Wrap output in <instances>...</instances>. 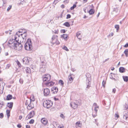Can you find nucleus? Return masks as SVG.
<instances>
[{
    "instance_id": "1",
    "label": "nucleus",
    "mask_w": 128,
    "mask_h": 128,
    "mask_svg": "<svg viewBox=\"0 0 128 128\" xmlns=\"http://www.w3.org/2000/svg\"><path fill=\"white\" fill-rule=\"evenodd\" d=\"M14 39H12L10 40L8 42V45L10 48L14 49L18 41L19 40V38H16L14 36Z\"/></svg>"
},
{
    "instance_id": "2",
    "label": "nucleus",
    "mask_w": 128,
    "mask_h": 128,
    "mask_svg": "<svg viewBox=\"0 0 128 128\" xmlns=\"http://www.w3.org/2000/svg\"><path fill=\"white\" fill-rule=\"evenodd\" d=\"M25 49L27 50H30L32 49V46L30 39H28L24 45Z\"/></svg>"
},
{
    "instance_id": "3",
    "label": "nucleus",
    "mask_w": 128,
    "mask_h": 128,
    "mask_svg": "<svg viewBox=\"0 0 128 128\" xmlns=\"http://www.w3.org/2000/svg\"><path fill=\"white\" fill-rule=\"evenodd\" d=\"M52 104V102L50 100H48L44 101L43 103L44 106L47 108H50Z\"/></svg>"
},
{
    "instance_id": "4",
    "label": "nucleus",
    "mask_w": 128,
    "mask_h": 128,
    "mask_svg": "<svg viewBox=\"0 0 128 128\" xmlns=\"http://www.w3.org/2000/svg\"><path fill=\"white\" fill-rule=\"evenodd\" d=\"M51 78V76L49 74H46L42 76V79L44 82L49 81Z\"/></svg>"
},
{
    "instance_id": "5",
    "label": "nucleus",
    "mask_w": 128,
    "mask_h": 128,
    "mask_svg": "<svg viewBox=\"0 0 128 128\" xmlns=\"http://www.w3.org/2000/svg\"><path fill=\"white\" fill-rule=\"evenodd\" d=\"M22 48V46L21 43L17 42L14 49L18 51L21 50Z\"/></svg>"
},
{
    "instance_id": "6",
    "label": "nucleus",
    "mask_w": 128,
    "mask_h": 128,
    "mask_svg": "<svg viewBox=\"0 0 128 128\" xmlns=\"http://www.w3.org/2000/svg\"><path fill=\"white\" fill-rule=\"evenodd\" d=\"M35 114V112L34 111L31 112L30 113L27 115L26 118V120H28L30 119V118L33 117Z\"/></svg>"
},
{
    "instance_id": "7",
    "label": "nucleus",
    "mask_w": 128,
    "mask_h": 128,
    "mask_svg": "<svg viewBox=\"0 0 128 128\" xmlns=\"http://www.w3.org/2000/svg\"><path fill=\"white\" fill-rule=\"evenodd\" d=\"M30 60V58L28 57H25L23 59V63L25 64H28Z\"/></svg>"
},
{
    "instance_id": "8",
    "label": "nucleus",
    "mask_w": 128,
    "mask_h": 128,
    "mask_svg": "<svg viewBox=\"0 0 128 128\" xmlns=\"http://www.w3.org/2000/svg\"><path fill=\"white\" fill-rule=\"evenodd\" d=\"M50 90L48 88H46L44 89V95L45 96H48L50 94Z\"/></svg>"
},
{
    "instance_id": "9",
    "label": "nucleus",
    "mask_w": 128,
    "mask_h": 128,
    "mask_svg": "<svg viewBox=\"0 0 128 128\" xmlns=\"http://www.w3.org/2000/svg\"><path fill=\"white\" fill-rule=\"evenodd\" d=\"M27 36V34L26 32H23L22 34H20V37L19 39V40H20L21 37L23 39H26V37Z\"/></svg>"
},
{
    "instance_id": "10",
    "label": "nucleus",
    "mask_w": 128,
    "mask_h": 128,
    "mask_svg": "<svg viewBox=\"0 0 128 128\" xmlns=\"http://www.w3.org/2000/svg\"><path fill=\"white\" fill-rule=\"evenodd\" d=\"M41 122L44 125H46L48 123L47 119L44 118H42L41 120Z\"/></svg>"
},
{
    "instance_id": "11",
    "label": "nucleus",
    "mask_w": 128,
    "mask_h": 128,
    "mask_svg": "<svg viewBox=\"0 0 128 128\" xmlns=\"http://www.w3.org/2000/svg\"><path fill=\"white\" fill-rule=\"evenodd\" d=\"M46 70L45 66L43 64L41 65L40 69V71L42 72H44Z\"/></svg>"
},
{
    "instance_id": "12",
    "label": "nucleus",
    "mask_w": 128,
    "mask_h": 128,
    "mask_svg": "<svg viewBox=\"0 0 128 128\" xmlns=\"http://www.w3.org/2000/svg\"><path fill=\"white\" fill-rule=\"evenodd\" d=\"M22 30H20L18 32H17L16 34L15 35V36L16 38H19V39L20 37V33L22 32Z\"/></svg>"
},
{
    "instance_id": "13",
    "label": "nucleus",
    "mask_w": 128,
    "mask_h": 128,
    "mask_svg": "<svg viewBox=\"0 0 128 128\" xmlns=\"http://www.w3.org/2000/svg\"><path fill=\"white\" fill-rule=\"evenodd\" d=\"M70 106L74 109H75L78 107V104L74 102H72L70 104Z\"/></svg>"
},
{
    "instance_id": "14",
    "label": "nucleus",
    "mask_w": 128,
    "mask_h": 128,
    "mask_svg": "<svg viewBox=\"0 0 128 128\" xmlns=\"http://www.w3.org/2000/svg\"><path fill=\"white\" fill-rule=\"evenodd\" d=\"M54 84V82H47L46 83V84L47 86L49 87L50 86H53Z\"/></svg>"
},
{
    "instance_id": "15",
    "label": "nucleus",
    "mask_w": 128,
    "mask_h": 128,
    "mask_svg": "<svg viewBox=\"0 0 128 128\" xmlns=\"http://www.w3.org/2000/svg\"><path fill=\"white\" fill-rule=\"evenodd\" d=\"M82 126V124L80 121H78L76 122L75 124V126L76 128L78 127H80Z\"/></svg>"
},
{
    "instance_id": "16",
    "label": "nucleus",
    "mask_w": 128,
    "mask_h": 128,
    "mask_svg": "<svg viewBox=\"0 0 128 128\" xmlns=\"http://www.w3.org/2000/svg\"><path fill=\"white\" fill-rule=\"evenodd\" d=\"M34 105L31 104L30 102V103L27 106V109L28 110H30L34 108Z\"/></svg>"
},
{
    "instance_id": "17",
    "label": "nucleus",
    "mask_w": 128,
    "mask_h": 128,
    "mask_svg": "<svg viewBox=\"0 0 128 128\" xmlns=\"http://www.w3.org/2000/svg\"><path fill=\"white\" fill-rule=\"evenodd\" d=\"M61 38L66 40L68 38V35L66 34H64L61 36Z\"/></svg>"
},
{
    "instance_id": "18",
    "label": "nucleus",
    "mask_w": 128,
    "mask_h": 128,
    "mask_svg": "<svg viewBox=\"0 0 128 128\" xmlns=\"http://www.w3.org/2000/svg\"><path fill=\"white\" fill-rule=\"evenodd\" d=\"M68 84H70L72 82L73 80V78L71 76H68Z\"/></svg>"
},
{
    "instance_id": "19",
    "label": "nucleus",
    "mask_w": 128,
    "mask_h": 128,
    "mask_svg": "<svg viewBox=\"0 0 128 128\" xmlns=\"http://www.w3.org/2000/svg\"><path fill=\"white\" fill-rule=\"evenodd\" d=\"M53 90H52V91L53 92L54 94H56L58 92V89L57 88L54 87L53 88Z\"/></svg>"
},
{
    "instance_id": "20",
    "label": "nucleus",
    "mask_w": 128,
    "mask_h": 128,
    "mask_svg": "<svg viewBox=\"0 0 128 128\" xmlns=\"http://www.w3.org/2000/svg\"><path fill=\"white\" fill-rule=\"evenodd\" d=\"M13 103L12 102H10L8 103L7 106L9 108L11 109L12 107Z\"/></svg>"
},
{
    "instance_id": "21",
    "label": "nucleus",
    "mask_w": 128,
    "mask_h": 128,
    "mask_svg": "<svg viewBox=\"0 0 128 128\" xmlns=\"http://www.w3.org/2000/svg\"><path fill=\"white\" fill-rule=\"evenodd\" d=\"M12 98V96L10 94L8 95L6 98V100H10Z\"/></svg>"
},
{
    "instance_id": "22",
    "label": "nucleus",
    "mask_w": 128,
    "mask_h": 128,
    "mask_svg": "<svg viewBox=\"0 0 128 128\" xmlns=\"http://www.w3.org/2000/svg\"><path fill=\"white\" fill-rule=\"evenodd\" d=\"M35 98L34 95H32L31 96L30 98V102L31 101H34L35 100Z\"/></svg>"
},
{
    "instance_id": "23",
    "label": "nucleus",
    "mask_w": 128,
    "mask_h": 128,
    "mask_svg": "<svg viewBox=\"0 0 128 128\" xmlns=\"http://www.w3.org/2000/svg\"><path fill=\"white\" fill-rule=\"evenodd\" d=\"M125 82H127L128 80V77L125 76H122Z\"/></svg>"
},
{
    "instance_id": "24",
    "label": "nucleus",
    "mask_w": 128,
    "mask_h": 128,
    "mask_svg": "<svg viewBox=\"0 0 128 128\" xmlns=\"http://www.w3.org/2000/svg\"><path fill=\"white\" fill-rule=\"evenodd\" d=\"M86 82H87L86 84L87 86L86 87V88H88L90 86V82L89 80H87Z\"/></svg>"
},
{
    "instance_id": "25",
    "label": "nucleus",
    "mask_w": 128,
    "mask_h": 128,
    "mask_svg": "<svg viewBox=\"0 0 128 128\" xmlns=\"http://www.w3.org/2000/svg\"><path fill=\"white\" fill-rule=\"evenodd\" d=\"M94 111H95V114H94V113H93V114H92V116H93V117L94 118L95 117H96V115H97V114H96V113L97 112V111H98V110L97 109V108H94Z\"/></svg>"
},
{
    "instance_id": "26",
    "label": "nucleus",
    "mask_w": 128,
    "mask_h": 128,
    "mask_svg": "<svg viewBox=\"0 0 128 128\" xmlns=\"http://www.w3.org/2000/svg\"><path fill=\"white\" fill-rule=\"evenodd\" d=\"M119 71L120 72H124V68L123 67H120L119 68Z\"/></svg>"
},
{
    "instance_id": "27",
    "label": "nucleus",
    "mask_w": 128,
    "mask_h": 128,
    "mask_svg": "<svg viewBox=\"0 0 128 128\" xmlns=\"http://www.w3.org/2000/svg\"><path fill=\"white\" fill-rule=\"evenodd\" d=\"M94 11L93 9H91L89 12V13L90 14H94Z\"/></svg>"
},
{
    "instance_id": "28",
    "label": "nucleus",
    "mask_w": 128,
    "mask_h": 128,
    "mask_svg": "<svg viewBox=\"0 0 128 128\" xmlns=\"http://www.w3.org/2000/svg\"><path fill=\"white\" fill-rule=\"evenodd\" d=\"M124 53L125 54L126 56V57H128V49H126L124 52Z\"/></svg>"
},
{
    "instance_id": "29",
    "label": "nucleus",
    "mask_w": 128,
    "mask_h": 128,
    "mask_svg": "<svg viewBox=\"0 0 128 128\" xmlns=\"http://www.w3.org/2000/svg\"><path fill=\"white\" fill-rule=\"evenodd\" d=\"M115 28L116 29V32H118L119 29V25L118 24L115 26Z\"/></svg>"
},
{
    "instance_id": "30",
    "label": "nucleus",
    "mask_w": 128,
    "mask_h": 128,
    "mask_svg": "<svg viewBox=\"0 0 128 128\" xmlns=\"http://www.w3.org/2000/svg\"><path fill=\"white\" fill-rule=\"evenodd\" d=\"M26 72L29 73L30 72V69L29 68L26 67Z\"/></svg>"
},
{
    "instance_id": "31",
    "label": "nucleus",
    "mask_w": 128,
    "mask_h": 128,
    "mask_svg": "<svg viewBox=\"0 0 128 128\" xmlns=\"http://www.w3.org/2000/svg\"><path fill=\"white\" fill-rule=\"evenodd\" d=\"M10 111L9 110H7L6 111V114L8 117V118L10 116Z\"/></svg>"
},
{
    "instance_id": "32",
    "label": "nucleus",
    "mask_w": 128,
    "mask_h": 128,
    "mask_svg": "<svg viewBox=\"0 0 128 128\" xmlns=\"http://www.w3.org/2000/svg\"><path fill=\"white\" fill-rule=\"evenodd\" d=\"M64 25L68 27H69L70 26V24L68 22H65L64 24Z\"/></svg>"
},
{
    "instance_id": "33",
    "label": "nucleus",
    "mask_w": 128,
    "mask_h": 128,
    "mask_svg": "<svg viewBox=\"0 0 128 128\" xmlns=\"http://www.w3.org/2000/svg\"><path fill=\"white\" fill-rule=\"evenodd\" d=\"M76 4H74L73 6L71 7L70 8V9L71 10H73L74 8H76Z\"/></svg>"
},
{
    "instance_id": "34",
    "label": "nucleus",
    "mask_w": 128,
    "mask_h": 128,
    "mask_svg": "<svg viewBox=\"0 0 128 128\" xmlns=\"http://www.w3.org/2000/svg\"><path fill=\"white\" fill-rule=\"evenodd\" d=\"M59 83L62 86H63L64 84V83L63 81L61 80H59Z\"/></svg>"
},
{
    "instance_id": "35",
    "label": "nucleus",
    "mask_w": 128,
    "mask_h": 128,
    "mask_svg": "<svg viewBox=\"0 0 128 128\" xmlns=\"http://www.w3.org/2000/svg\"><path fill=\"white\" fill-rule=\"evenodd\" d=\"M81 33L80 32H78L77 33L76 36L78 38H80V36Z\"/></svg>"
},
{
    "instance_id": "36",
    "label": "nucleus",
    "mask_w": 128,
    "mask_h": 128,
    "mask_svg": "<svg viewBox=\"0 0 128 128\" xmlns=\"http://www.w3.org/2000/svg\"><path fill=\"white\" fill-rule=\"evenodd\" d=\"M16 62L17 64V65L19 67H21V64L20 62L18 60H17V61Z\"/></svg>"
},
{
    "instance_id": "37",
    "label": "nucleus",
    "mask_w": 128,
    "mask_h": 128,
    "mask_svg": "<svg viewBox=\"0 0 128 128\" xmlns=\"http://www.w3.org/2000/svg\"><path fill=\"white\" fill-rule=\"evenodd\" d=\"M62 48L63 49L66 50V51H69V50L68 48L66 46H64Z\"/></svg>"
},
{
    "instance_id": "38",
    "label": "nucleus",
    "mask_w": 128,
    "mask_h": 128,
    "mask_svg": "<svg viewBox=\"0 0 128 128\" xmlns=\"http://www.w3.org/2000/svg\"><path fill=\"white\" fill-rule=\"evenodd\" d=\"M118 8H114L113 11V12H117L118 11Z\"/></svg>"
},
{
    "instance_id": "39",
    "label": "nucleus",
    "mask_w": 128,
    "mask_h": 128,
    "mask_svg": "<svg viewBox=\"0 0 128 128\" xmlns=\"http://www.w3.org/2000/svg\"><path fill=\"white\" fill-rule=\"evenodd\" d=\"M53 32L56 34H58V29L55 30L54 31H53Z\"/></svg>"
},
{
    "instance_id": "40",
    "label": "nucleus",
    "mask_w": 128,
    "mask_h": 128,
    "mask_svg": "<svg viewBox=\"0 0 128 128\" xmlns=\"http://www.w3.org/2000/svg\"><path fill=\"white\" fill-rule=\"evenodd\" d=\"M34 120L33 119L31 120L29 122V123L30 124H33L34 122Z\"/></svg>"
},
{
    "instance_id": "41",
    "label": "nucleus",
    "mask_w": 128,
    "mask_h": 128,
    "mask_svg": "<svg viewBox=\"0 0 128 128\" xmlns=\"http://www.w3.org/2000/svg\"><path fill=\"white\" fill-rule=\"evenodd\" d=\"M124 118H125L126 120L127 118H128V114H127L126 116V114H125L124 116Z\"/></svg>"
},
{
    "instance_id": "42",
    "label": "nucleus",
    "mask_w": 128,
    "mask_h": 128,
    "mask_svg": "<svg viewBox=\"0 0 128 128\" xmlns=\"http://www.w3.org/2000/svg\"><path fill=\"white\" fill-rule=\"evenodd\" d=\"M106 84V81L104 80H103L102 82V85L104 87H105V85Z\"/></svg>"
},
{
    "instance_id": "43",
    "label": "nucleus",
    "mask_w": 128,
    "mask_h": 128,
    "mask_svg": "<svg viewBox=\"0 0 128 128\" xmlns=\"http://www.w3.org/2000/svg\"><path fill=\"white\" fill-rule=\"evenodd\" d=\"M12 7V6L10 5L9 6V7L7 9V10L8 11H9L11 8Z\"/></svg>"
},
{
    "instance_id": "44",
    "label": "nucleus",
    "mask_w": 128,
    "mask_h": 128,
    "mask_svg": "<svg viewBox=\"0 0 128 128\" xmlns=\"http://www.w3.org/2000/svg\"><path fill=\"white\" fill-rule=\"evenodd\" d=\"M114 116L115 117L116 119H117L119 117L118 115L116 114H114Z\"/></svg>"
},
{
    "instance_id": "45",
    "label": "nucleus",
    "mask_w": 128,
    "mask_h": 128,
    "mask_svg": "<svg viewBox=\"0 0 128 128\" xmlns=\"http://www.w3.org/2000/svg\"><path fill=\"white\" fill-rule=\"evenodd\" d=\"M56 36H53L52 38V41H53L54 40H56Z\"/></svg>"
},
{
    "instance_id": "46",
    "label": "nucleus",
    "mask_w": 128,
    "mask_h": 128,
    "mask_svg": "<svg viewBox=\"0 0 128 128\" xmlns=\"http://www.w3.org/2000/svg\"><path fill=\"white\" fill-rule=\"evenodd\" d=\"M19 82L21 84H22L23 83V80L22 79H20L19 80Z\"/></svg>"
},
{
    "instance_id": "47",
    "label": "nucleus",
    "mask_w": 128,
    "mask_h": 128,
    "mask_svg": "<svg viewBox=\"0 0 128 128\" xmlns=\"http://www.w3.org/2000/svg\"><path fill=\"white\" fill-rule=\"evenodd\" d=\"M71 17V16L70 14H68L67 15V16L66 18L67 19H68L70 18Z\"/></svg>"
},
{
    "instance_id": "48",
    "label": "nucleus",
    "mask_w": 128,
    "mask_h": 128,
    "mask_svg": "<svg viewBox=\"0 0 128 128\" xmlns=\"http://www.w3.org/2000/svg\"><path fill=\"white\" fill-rule=\"evenodd\" d=\"M4 116L3 114L2 113L0 114V118H2Z\"/></svg>"
},
{
    "instance_id": "49",
    "label": "nucleus",
    "mask_w": 128,
    "mask_h": 128,
    "mask_svg": "<svg viewBox=\"0 0 128 128\" xmlns=\"http://www.w3.org/2000/svg\"><path fill=\"white\" fill-rule=\"evenodd\" d=\"M60 117L62 118H64V116L63 114H61L60 115Z\"/></svg>"
},
{
    "instance_id": "50",
    "label": "nucleus",
    "mask_w": 128,
    "mask_h": 128,
    "mask_svg": "<svg viewBox=\"0 0 128 128\" xmlns=\"http://www.w3.org/2000/svg\"><path fill=\"white\" fill-rule=\"evenodd\" d=\"M66 31L64 30H61V32L62 33H65Z\"/></svg>"
},
{
    "instance_id": "51",
    "label": "nucleus",
    "mask_w": 128,
    "mask_h": 128,
    "mask_svg": "<svg viewBox=\"0 0 128 128\" xmlns=\"http://www.w3.org/2000/svg\"><path fill=\"white\" fill-rule=\"evenodd\" d=\"M17 126L18 127L20 128L22 127V126L20 124H18L17 125Z\"/></svg>"
},
{
    "instance_id": "52",
    "label": "nucleus",
    "mask_w": 128,
    "mask_h": 128,
    "mask_svg": "<svg viewBox=\"0 0 128 128\" xmlns=\"http://www.w3.org/2000/svg\"><path fill=\"white\" fill-rule=\"evenodd\" d=\"M3 104L0 103V109L3 106Z\"/></svg>"
},
{
    "instance_id": "53",
    "label": "nucleus",
    "mask_w": 128,
    "mask_h": 128,
    "mask_svg": "<svg viewBox=\"0 0 128 128\" xmlns=\"http://www.w3.org/2000/svg\"><path fill=\"white\" fill-rule=\"evenodd\" d=\"M22 118V116H20L19 117V119L20 120H21Z\"/></svg>"
},
{
    "instance_id": "54",
    "label": "nucleus",
    "mask_w": 128,
    "mask_h": 128,
    "mask_svg": "<svg viewBox=\"0 0 128 128\" xmlns=\"http://www.w3.org/2000/svg\"><path fill=\"white\" fill-rule=\"evenodd\" d=\"M128 47V43H126L124 46V47L127 48Z\"/></svg>"
},
{
    "instance_id": "55",
    "label": "nucleus",
    "mask_w": 128,
    "mask_h": 128,
    "mask_svg": "<svg viewBox=\"0 0 128 128\" xmlns=\"http://www.w3.org/2000/svg\"><path fill=\"white\" fill-rule=\"evenodd\" d=\"M58 128H64V126L63 125H62L61 126H60Z\"/></svg>"
},
{
    "instance_id": "56",
    "label": "nucleus",
    "mask_w": 128,
    "mask_h": 128,
    "mask_svg": "<svg viewBox=\"0 0 128 128\" xmlns=\"http://www.w3.org/2000/svg\"><path fill=\"white\" fill-rule=\"evenodd\" d=\"M116 91V90L115 88H114V89H113V90H112V92L114 93H115Z\"/></svg>"
},
{
    "instance_id": "57",
    "label": "nucleus",
    "mask_w": 128,
    "mask_h": 128,
    "mask_svg": "<svg viewBox=\"0 0 128 128\" xmlns=\"http://www.w3.org/2000/svg\"><path fill=\"white\" fill-rule=\"evenodd\" d=\"M26 128H30V126L26 125Z\"/></svg>"
},
{
    "instance_id": "58",
    "label": "nucleus",
    "mask_w": 128,
    "mask_h": 128,
    "mask_svg": "<svg viewBox=\"0 0 128 128\" xmlns=\"http://www.w3.org/2000/svg\"><path fill=\"white\" fill-rule=\"evenodd\" d=\"M61 7L62 8H64V4H62L61 6Z\"/></svg>"
},
{
    "instance_id": "59",
    "label": "nucleus",
    "mask_w": 128,
    "mask_h": 128,
    "mask_svg": "<svg viewBox=\"0 0 128 128\" xmlns=\"http://www.w3.org/2000/svg\"><path fill=\"white\" fill-rule=\"evenodd\" d=\"M110 78H111L112 79H114V80H115V79L114 78H113V77H112V75L110 76Z\"/></svg>"
},
{
    "instance_id": "60",
    "label": "nucleus",
    "mask_w": 128,
    "mask_h": 128,
    "mask_svg": "<svg viewBox=\"0 0 128 128\" xmlns=\"http://www.w3.org/2000/svg\"><path fill=\"white\" fill-rule=\"evenodd\" d=\"M10 30H9V31H7L5 32V33L6 34H8V32H9V31H10Z\"/></svg>"
},
{
    "instance_id": "61",
    "label": "nucleus",
    "mask_w": 128,
    "mask_h": 128,
    "mask_svg": "<svg viewBox=\"0 0 128 128\" xmlns=\"http://www.w3.org/2000/svg\"><path fill=\"white\" fill-rule=\"evenodd\" d=\"M66 2V3H68V1H67V0H64V2Z\"/></svg>"
},
{
    "instance_id": "62",
    "label": "nucleus",
    "mask_w": 128,
    "mask_h": 128,
    "mask_svg": "<svg viewBox=\"0 0 128 128\" xmlns=\"http://www.w3.org/2000/svg\"><path fill=\"white\" fill-rule=\"evenodd\" d=\"M94 106H97L96 104V103H94L93 104Z\"/></svg>"
},
{
    "instance_id": "63",
    "label": "nucleus",
    "mask_w": 128,
    "mask_h": 128,
    "mask_svg": "<svg viewBox=\"0 0 128 128\" xmlns=\"http://www.w3.org/2000/svg\"><path fill=\"white\" fill-rule=\"evenodd\" d=\"M100 14V12H99L98 13V15H97V17H98V16H99V15Z\"/></svg>"
},
{
    "instance_id": "64",
    "label": "nucleus",
    "mask_w": 128,
    "mask_h": 128,
    "mask_svg": "<svg viewBox=\"0 0 128 128\" xmlns=\"http://www.w3.org/2000/svg\"><path fill=\"white\" fill-rule=\"evenodd\" d=\"M113 34H113V33H112V32L110 34V35H111V36H113Z\"/></svg>"
}]
</instances>
